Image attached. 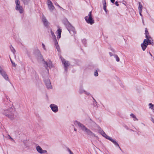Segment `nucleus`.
<instances>
[{
	"label": "nucleus",
	"mask_w": 154,
	"mask_h": 154,
	"mask_svg": "<svg viewBox=\"0 0 154 154\" xmlns=\"http://www.w3.org/2000/svg\"><path fill=\"white\" fill-rule=\"evenodd\" d=\"M2 114L11 120L15 119L17 116V113L11 107L4 109L2 112Z\"/></svg>",
	"instance_id": "obj_1"
},
{
	"label": "nucleus",
	"mask_w": 154,
	"mask_h": 154,
	"mask_svg": "<svg viewBox=\"0 0 154 154\" xmlns=\"http://www.w3.org/2000/svg\"><path fill=\"white\" fill-rule=\"evenodd\" d=\"M145 32L146 39H145L143 41V42L141 45L142 49L143 51L145 50L148 44L152 45H153V40H150L149 39L151 38V37L148 36L149 33L147 28L145 29Z\"/></svg>",
	"instance_id": "obj_2"
},
{
	"label": "nucleus",
	"mask_w": 154,
	"mask_h": 154,
	"mask_svg": "<svg viewBox=\"0 0 154 154\" xmlns=\"http://www.w3.org/2000/svg\"><path fill=\"white\" fill-rule=\"evenodd\" d=\"M78 125L81 128V129L83 131H85L86 133L89 135L91 137H96V136L90 130L88 129L85 127L83 125L79 122H78Z\"/></svg>",
	"instance_id": "obj_3"
},
{
	"label": "nucleus",
	"mask_w": 154,
	"mask_h": 154,
	"mask_svg": "<svg viewBox=\"0 0 154 154\" xmlns=\"http://www.w3.org/2000/svg\"><path fill=\"white\" fill-rule=\"evenodd\" d=\"M100 133L103 137H105L106 138L108 139L109 140L112 142L116 146H117L119 148L120 150L121 149L119 145L116 140L112 139L110 137L107 135L105 134V133L103 131H101L100 132Z\"/></svg>",
	"instance_id": "obj_4"
},
{
	"label": "nucleus",
	"mask_w": 154,
	"mask_h": 154,
	"mask_svg": "<svg viewBox=\"0 0 154 154\" xmlns=\"http://www.w3.org/2000/svg\"><path fill=\"white\" fill-rule=\"evenodd\" d=\"M16 4L15 9L20 14H22L24 12V9L22 6L20 5V2L18 0L15 1Z\"/></svg>",
	"instance_id": "obj_5"
},
{
	"label": "nucleus",
	"mask_w": 154,
	"mask_h": 154,
	"mask_svg": "<svg viewBox=\"0 0 154 154\" xmlns=\"http://www.w3.org/2000/svg\"><path fill=\"white\" fill-rule=\"evenodd\" d=\"M85 20L87 22L92 25L94 23V20L92 18L91 14V12H90L88 16H86L85 18Z\"/></svg>",
	"instance_id": "obj_6"
},
{
	"label": "nucleus",
	"mask_w": 154,
	"mask_h": 154,
	"mask_svg": "<svg viewBox=\"0 0 154 154\" xmlns=\"http://www.w3.org/2000/svg\"><path fill=\"white\" fill-rule=\"evenodd\" d=\"M49 106L54 112L56 113L58 111V107L57 105L54 104H52L50 105Z\"/></svg>",
	"instance_id": "obj_7"
},
{
	"label": "nucleus",
	"mask_w": 154,
	"mask_h": 154,
	"mask_svg": "<svg viewBox=\"0 0 154 154\" xmlns=\"http://www.w3.org/2000/svg\"><path fill=\"white\" fill-rule=\"evenodd\" d=\"M47 5L49 9L51 11H52L54 8V6L52 2L50 0H48Z\"/></svg>",
	"instance_id": "obj_8"
},
{
	"label": "nucleus",
	"mask_w": 154,
	"mask_h": 154,
	"mask_svg": "<svg viewBox=\"0 0 154 154\" xmlns=\"http://www.w3.org/2000/svg\"><path fill=\"white\" fill-rule=\"evenodd\" d=\"M36 149L38 152L41 154L45 153L47 152L46 150H43L41 147L39 146L36 147Z\"/></svg>",
	"instance_id": "obj_9"
},
{
	"label": "nucleus",
	"mask_w": 154,
	"mask_h": 154,
	"mask_svg": "<svg viewBox=\"0 0 154 154\" xmlns=\"http://www.w3.org/2000/svg\"><path fill=\"white\" fill-rule=\"evenodd\" d=\"M42 22L45 26H48L49 23L44 15H42Z\"/></svg>",
	"instance_id": "obj_10"
},
{
	"label": "nucleus",
	"mask_w": 154,
	"mask_h": 154,
	"mask_svg": "<svg viewBox=\"0 0 154 154\" xmlns=\"http://www.w3.org/2000/svg\"><path fill=\"white\" fill-rule=\"evenodd\" d=\"M0 74L3 76V77L4 78V79L7 80H9V78L8 76V75L7 74L6 72L4 71L3 72L0 73Z\"/></svg>",
	"instance_id": "obj_11"
},
{
	"label": "nucleus",
	"mask_w": 154,
	"mask_h": 154,
	"mask_svg": "<svg viewBox=\"0 0 154 154\" xmlns=\"http://www.w3.org/2000/svg\"><path fill=\"white\" fill-rule=\"evenodd\" d=\"M61 59L65 67H66L69 65V64L68 61H66L62 57H61Z\"/></svg>",
	"instance_id": "obj_12"
},
{
	"label": "nucleus",
	"mask_w": 154,
	"mask_h": 154,
	"mask_svg": "<svg viewBox=\"0 0 154 154\" xmlns=\"http://www.w3.org/2000/svg\"><path fill=\"white\" fill-rule=\"evenodd\" d=\"M45 63L46 65L48 67H49V68H51L53 67V65L52 64L51 61H49L47 62H45Z\"/></svg>",
	"instance_id": "obj_13"
},
{
	"label": "nucleus",
	"mask_w": 154,
	"mask_h": 154,
	"mask_svg": "<svg viewBox=\"0 0 154 154\" xmlns=\"http://www.w3.org/2000/svg\"><path fill=\"white\" fill-rule=\"evenodd\" d=\"M61 32V30L60 29H58L57 30V32L58 34L57 38L58 39H59L60 38Z\"/></svg>",
	"instance_id": "obj_14"
},
{
	"label": "nucleus",
	"mask_w": 154,
	"mask_h": 154,
	"mask_svg": "<svg viewBox=\"0 0 154 154\" xmlns=\"http://www.w3.org/2000/svg\"><path fill=\"white\" fill-rule=\"evenodd\" d=\"M45 85L46 86L48 87H50L51 86V83L50 82V81L48 80H47L45 82Z\"/></svg>",
	"instance_id": "obj_15"
},
{
	"label": "nucleus",
	"mask_w": 154,
	"mask_h": 154,
	"mask_svg": "<svg viewBox=\"0 0 154 154\" xmlns=\"http://www.w3.org/2000/svg\"><path fill=\"white\" fill-rule=\"evenodd\" d=\"M130 116L133 118L134 121H137L138 119L136 118V117L133 114H131Z\"/></svg>",
	"instance_id": "obj_16"
},
{
	"label": "nucleus",
	"mask_w": 154,
	"mask_h": 154,
	"mask_svg": "<svg viewBox=\"0 0 154 154\" xmlns=\"http://www.w3.org/2000/svg\"><path fill=\"white\" fill-rule=\"evenodd\" d=\"M139 6L138 7L139 11H142V8H143V6L141 4L140 2L139 3Z\"/></svg>",
	"instance_id": "obj_17"
},
{
	"label": "nucleus",
	"mask_w": 154,
	"mask_h": 154,
	"mask_svg": "<svg viewBox=\"0 0 154 154\" xmlns=\"http://www.w3.org/2000/svg\"><path fill=\"white\" fill-rule=\"evenodd\" d=\"M24 4L27 5V4L29 2V0H21Z\"/></svg>",
	"instance_id": "obj_18"
},
{
	"label": "nucleus",
	"mask_w": 154,
	"mask_h": 154,
	"mask_svg": "<svg viewBox=\"0 0 154 154\" xmlns=\"http://www.w3.org/2000/svg\"><path fill=\"white\" fill-rule=\"evenodd\" d=\"M149 106L150 109H152L154 107V105H153L152 103H150L149 104Z\"/></svg>",
	"instance_id": "obj_19"
},
{
	"label": "nucleus",
	"mask_w": 154,
	"mask_h": 154,
	"mask_svg": "<svg viewBox=\"0 0 154 154\" xmlns=\"http://www.w3.org/2000/svg\"><path fill=\"white\" fill-rule=\"evenodd\" d=\"M55 45L56 46V47L57 48V50L59 51H60V49L59 48V47L58 46V45H57V42H56V43H55Z\"/></svg>",
	"instance_id": "obj_20"
},
{
	"label": "nucleus",
	"mask_w": 154,
	"mask_h": 154,
	"mask_svg": "<svg viewBox=\"0 0 154 154\" xmlns=\"http://www.w3.org/2000/svg\"><path fill=\"white\" fill-rule=\"evenodd\" d=\"M10 49L11 50V51L13 52V53H14L15 52V50L13 47L12 46H10Z\"/></svg>",
	"instance_id": "obj_21"
},
{
	"label": "nucleus",
	"mask_w": 154,
	"mask_h": 154,
	"mask_svg": "<svg viewBox=\"0 0 154 154\" xmlns=\"http://www.w3.org/2000/svg\"><path fill=\"white\" fill-rule=\"evenodd\" d=\"M115 57L116 58L117 61L118 62L119 61V58L117 55H115Z\"/></svg>",
	"instance_id": "obj_22"
},
{
	"label": "nucleus",
	"mask_w": 154,
	"mask_h": 154,
	"mask_svg": "<svg viewBox=\"0 0 154 154\" xmlns=\"http://www.w3.org/2000/svg\"><path fill=\"white\" fill-rule=\"evenodd\" d=\"M5 71L2 67L0 65V73Z\"/></svg>",
	"instance_id": "obj_23"
},
{
	"label": "nucleus",
	"mask_w": 154,
	"mask_h": 154,
	"mask_svg": "<svg viewBox=\"0 0 154 154\" xmlns=\"http://www.w3.org/2000/svg\"><path fill=\"white\" fill-rule=\"evenodd\" d=\"M42 48H43V49L45 50L46 51V48L45 47V45L43 43H42Z\"/></svg>",
	"instance_id": "obj_24"
},
{
	"label": "nucleus",
	"mask_w": 154,
	"mask_h": 154,
	"mask_svg": "<svg viewBox=\"0 0 154 154\" xmlns=\"http://www.w3.org/2000/svg\"><path fill=\"white\" fill-rule=\"evenodd\" d=\"M104 2H105L103 4V8H104V10L105 11H106V2L105 0L104 1Z\"/></svg>",
	"instance_id": "obj_25"
},
{
	"label": "nucleus",
	"mask_w": 154,
	"mask_h": 154,
	"mask_svg": "<svg viewBox=\"0 0 154 154\" xmlns=\"http://www.w3.org/2000/svg\"><path fill=\"white\" fill-rule=\"evenodd\" d=\"M94 75L95 76H97L98 75V73L97 72V70H96L95 71L94 73Z\"/></svg>",
	"instance_id": "obj_26"
},
{
	"label": "nucleus",
	"mask_w": 154,
	"mask_h": 154,
	"mask_svg": "<svg viewBox=\"0 0 154 154\" xmlns=\"http://www.w3.org/2000/svg\"><path fill=\"white\" fill-rule=\"evenodd\" d=\"M67 149L68 150L69 154H73V153L69 148H67Z\"/></svg>",
	"instance_id": "obj_27"
},
{
	"label": "nucleus",
	"mask_w": 154,
	"mask_h": 154,
	"mask_svg": "<svg viewBox=\"0 0 154 154\" xmlns=\"http://www.w3.org/2000/svg\"><path fill=\"white\" fill-rule=\"evenodd\" d=\"M72 129H74V130L75 131H76V129L75 128V127H74V126L73 125H72Z\"/></svg>",
	"instance_id": "obj_28"
},
{
	"label": "nucleus",
	"mask_w": 154,
	"mask_h": 154,
	"mask_svg": "<svg viewBox=\"0 0 154 154\" xmlns=\"http://www.w3.org/2000/svg\"><path fill=\"white\" fill-rule=\"evenodd\" d=\"M11 60V62L12 63V65L14 66H16V65L15 64V63H14L12 61V60H11V59H10Z\"/></svg>",
	"instance_id": "obj_29"
},
{
	"label": "nucleus",
	"mask_w": 154,
	"mask_h": 154,
	"mask_svg": "<svg viewBox=\"0 0 154 154\" xmlns=\"http://www.w3.org/2000/svg\"><path fill=\"white\" fill-rule=\"evenodd\" d=\"M151 121L154 123V119L153 118H151Z\"/></svg>",
	"instance_id": "obj_30"
},
{
	"label": "nucleus",
	"mask_w": 154,
	"mask_h": 154,
	"mask_svg": "<svg viewBox=\"0 0 154 154\" xmlns=\"http://www.w3.org/2000/svg\"><path fill=\"white\" fill-rule=\"evenodd\" d=\"M84 92L85 93V94H86L87 95H89V93H87V92H86L85 91H84Z\"/></svg>",
	"instance_id": "obj_31"
},
{
	"label": "nucleus",
	"mask_w": 154,
	"mask_h": 154,
	"mask_svg": "<svg viewBox=\"0 0 154 154\" xmlns=\"http://www.w3.org/2000/svg\"><path fill=\"white\" fill-rule=\"evenodd\" d=\"M51 34L53 36H54V37H55V36L54 35V33L52 31L51 32Z\"/></svg>",
	"instance_id": "obj_32"
},
{
	"label": "nucleus",
	"mask_w": 154,
	"mask_h": 154,
	"mask_svg": "<svg viewBox=\"0 0 154 154\" xmlns=\"http://www.w3.org/2000/svg\"><path fill=\"white\" fill-rule=\"evenodd\" d=\"M115 4H116V5L117 6H118L119 5L118 4V2H115Z\"/></svg>",
	"instance_id": "obj_33"
},
{
	"label": "nucleus",
	"mask_w": 154,
	"mask_h": 154,
	"mask_svg": "<svg viewBox=\"0 0 154 154\" xmlns=\"http://www.w3.org/2000/svg\"><path fill=\"white\" fill-rule=\"evenodd\" d=\"M99 151H100V153H101V154H104V153H103L101 150H100V149H99Z\"/></svg>",
	"instance_id": "obj_34"
},
{
	"label": "nucleus",
	"mask_w": 154,
	"mask_h": 154,
	"mask_svg": "<svg viewBox=\"0 0 154 154\" xmlns=\"http://www.w3.org/2000/svg\"><path fill=\"white\" fill-rule=\"evenodd\" d=\"M139 11V13H140V16H142V14H141L142 12V11Z\"/></svg>",
	"instance_id": "obj_35"
},
{
	"label": "nucleus",
	"mask_w": 154,
	"mask_h": 154,
	"mask_svg": "<svg viewBox=\"0 0 154 154\" xmlns=\"http://www.w3.org/2000/svg\"><path fill=\"white\" fill-rule=\"evenodd\" d=\"M9 136L10 137V139H11L13 141L14 140L13 139L12 137H11L10 136Z\"/></svg>",
	"instance_id": "obj_36"
},
{
	"label": "nucleus",
	"mask_w": 154,
	"mask_h": 154,
	"mask_svg": "<svg viewBox=\"0 0 154 154\" xmlns=\"http://www.w3.org/2000/svg\"><path fill=\"white\" fill-rule=\"evenodd\" d=\"M111 2L112 3H114L115 1V0H111Z\"/></svg>",
	"instance_id": "obj_37"
},
{
	"label": "nucleus",
	"mask_w": 154,
	"mask_h": 154,
	"mask_svg": "<svg viewBox=\"0 0 154 154\" xmlns=\"http://www.w3.org/2000/svg\"><path fill=\"white\" fill-rule=\"evenodd\" d=\"M76 121H75V122L74 123V124L75 125V126H76Z\"/></svg>",
	"instance_id": "obj_38"
},
{
	"label": "nucleus",
	"mask_w": 154,
	"mask_h": 154,
	"mask_svg": "<svg viewBox=\"0 0 154 154\" xmlns=\"http://www.w3.org/2000/svg\"><path fill=\"white\" fill-rule=\"evenodd\" d=\"M152 110L153 112L154 113V107L153 108V109H152Z\"/></svg>",
	"instance_id": "obj_39"
},
{
	"label": "nucleus",
	"mask_w": 154,
	"mask_h": 154,
	"mask_svg": "<svg viewBox=\"0 0 154 154\" xmlns=\"http://www.w3.org/2000/svg\"><path fill=\"white\" fill-rule=\"evenodd\" d=\"M9 83L10 84V85H9V86H11V83H10V82H9Z\"/></svg>",
	"instance_id": "obj_40"
},
{
	"label": "nucleus",
	"mask_w": 154,
	"mask_h": 154,
	"mask_svg": "<svg viewBox=\"0 0 154 154\" xmlns=\"http://www.w3.org/2000/svg\"><path fill=\"white\" fill-rule=\"evenodd\" d=\"M149 54L151 56H152L151 54L150 53H149Z\"/></svg>",
	"instance_id": "obj_41"
},
{
	"label": "nucleus",
	"mask_w": 154,
	"mask_h": 154,
	"mask_svg": "<svg viewBox=\"0 0 154 154\" xmlns=\"http://www.w3.org/2000/svg\"><path fill=\"white\" fill-rule=\"evenodd\" d=\"M93 100L95 101H95V100L94 99V98H93Z\"/></svg>",
	"instance_id": "obj_42"
}]
</instances>
